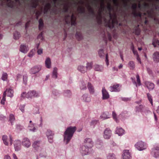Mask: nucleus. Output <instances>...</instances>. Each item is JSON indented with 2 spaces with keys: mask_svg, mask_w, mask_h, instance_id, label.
I'll list each match as a JSON object with an SVG mask.
<instances>
[{
  "mask_svg": "<svg viewBox=\"0 0 159 159\" xmlns=\"http://www.w3.org/2000/svg\"><path fill=\"white\" fill-rule=\"evenodd\" d=\"M87 87L90 93L93 94L94 92V89L92 84L88 82Z\"/></svg>",
  "mask_w": 159,
  "mask_h": 159,
  "instance_id": "5701e85b",
  "label": "nucleus"
},
{
  "mask_svg": "<svg viewBox=\"0 0 159 159\" xmlns=\"http://www.w3.org/2000/svg\"><path fill=\"white\" fill-rule=\"evenodd\" d=\"M50 7L51 4L48 2L44 6V10L45 11V12H47Z\"/></svg>",
  "mask_w": 159,
  "mask_h": 159,
  "instance_id": "473e14b6",
  "label": "nucleus"
},
{
  "mask_svg": "<svg viewBox=\"0 0 159 159\" xmlns=\"http://www.w3.org/2000/svg\"><path fill=\"white\" fill-rule=\"evenodd\" d=\"M15 117L12 114H10L9 116V120L10 121L11 125H12V122L15 120Z\"/></svg>",
  "mask_w": 159,
  "mask_h": 159,
  "instance_id": "4c0bfd02",
  "label": "nucleus"
},
{
  "mask_svg": "<svg viewBox=\"0 0 159 159\" xmlns=\"http://www.w3.org/2000/svg\"><path fill=\"white\" fill-rule=\"evenodd\" d=\"M109 16H110V19L111 20V21H112V24H113L114 23V20H112V17H111V14L110 13L109 14Z\"/></svg>",
  "mask_w": 159,
  "mask_h": 159,
  "instance_id": "e2e57ef3",
  "label": "nucleus"
},
{
  "mask_svg": "<svg viewBox=\"0 0 159 159\" xmlns=\"http://www.w3.org/2000/svg\"><path fill=\"white\" fill-rule=\"evenodd\" d=\"M93 63L92 62L87 63L86 64V70H90L92 68Z\"/></svg>",
  "mask_w": 159,
  "mask_h": 159,
  "instance_id": "72a5a7b5",
  "label": "nucleus"
},
{
  "mask_svg": "<svg viewBox=\"0 0 159 159\" xmlns=\"http://www.w3.org/2000/svg\"><path fill=\"white\" fill-rule=\"evenodd\" d=\"M137 61H138V62H139V63L140 64H141V61L140 59V58L139 57V56L138 55H137Z\"/></svg>",
  "mask_w": 159,
  "mask_h": 159,
  "instance_id": "4d7b16f0",
  "label": "nucleus"
},
{
  "mask_svg": "<svg viewBox=\"0 0 159 159\" xmlns=\"http://www.w3.org/2000/svg\"><path fill=\"white\" fill-rule=\"evenodd\" d=\"M156 111L157 113L159 115V106L157 107Z\"/></svg>",
  "mask_w": 159,
  "mask_h": 159,
  "instance_id": "774afa93",
  "label": "nucleus"
},
{
  "mask_svg": "<svg viewBox=\"0 0 159 159\" xmlns=\"http://www.w3.org/2000/svg\"><path fill=\"white\" fill-rule=\"evenodd\" d=\"M28 129L30 131L34 132L36 131L37 129L35 127L34 123L30 124L28 126Z\"/></svg>",
  "mask_w": 159,
  "mask_h": 159,
  "instance_id": "412c9836",
  "label": "nucleus"
},
{
  "mask_svg": "<svg viewBox=\"0 0 159 159\" xmlns=\"http://www.w3.org/2000/svg\"><path fill=\"white\" fill-rule=\"evenodd\" d=\"M123 159H131V157L130 153L128 150H125L122 154Z\"/></svg>",
  "mask_w": 159,
  "mask_h": 159,
  "instance_id": "9b49d317",
  "label": "nucleus"
},
{
  "mask_svg": "<svg viewBox=\"0 0 159 159\" xmlns=\"http://www.w3.org/2000/svg\"><path fill=\"white\" fill-rule=\"evenodd\" d=\"M96 146L97 148L99 149L101 148L103 146V143L100 140H98L96 142Z\"/></svg>",
  "mask_w": 159,
  "mask_h": 159,
  "instance_id": "c756f323",
  "label": "nucleus"
},
{
  "mask_svg": "<svg viewBox=\"0 0 159 159\" xmlns=\"http://www.w3.org/2000/svg\"><path fill=\"white\" fill-rule=\"evenodd\" d=\"M84 145L92 148L93 146V143L92 139L89 138H86L84 140Z\"/></svg>",
  "mask_w": 159,
  "mask_h": 159,
  "instance_id": "0eeeda50",
  "label": "nucleus"
},
{
  "mask_svg": "<svg viewBox=\"0 0 159 159\" xmlns=\"http://www.w3.org/2000/svg\"><path fill=\"white\" fill-rule=\"evenodd\" d=\"M100 118L103 120H105L110 118V115L109 113L105 112L103 113L100 116Z\"/></svg>",
  "mask_w": 159,
  "mask_h": 159,
  "instance_id": "b1692460",
  "label": "nucleus"
},
{
  "mask_svg": "<svg viewBox=\"0 0 159 159\" xmlns=\"http://www.w3.org/2000/svg\"><path fill=\"white\" fill-rule=\"evenodd\" d=\"M4 159H11V158L9 156L6 155L4 156Z\"/></svg>",
  "mask_w": 159,
  "mask_h": 159,
  "instance_id": "13d9d810",
  "label": "nucleus"
},
{
  "mask_svg": "<svg viewBox=\"0 0 159 159\" xmlns=\"http://www.w3.org/2000/svg\"><path fill=\"white\" fill-rule=\"evenodd\" d=\"M68 17L69 18V20H68V17H66L65 18V21L66 22V23L67 24H68L70 23V21H71V24L72 25H75V21H74L73 19L74 17V16L73 14H72L71 17H70L69 16H68Z\"/></svg>",
  "mask_w": 159,
  "mask_h": 159,
  "instance_id": "2eb2a0df",
  "label": "nucleus"
},
{
  "mask_svg": "<svg viewBox=\"0 0 159 159\" xmlns=\"http://www.w3.org/2000/svg\"><path fill=\"white\" fill-rule=\"evenodd\" d=\"M43 26V20L42 19H40L39 20V29L41 30H42Z\"/></svg>",
  "mask_w": 159,
  "mask_h": 159,
  "instance_id": "f704fd0d",
  "label": "nucleus"
},
{
  "mask_svg": "<svg viewBox=\"0 0 159 159\" xmlns=\"http://www.w3.org/2000/svg\"><path fill=\"white\" fill-rule=\"evenodd\" d=\"M91 148L85 145L82 146L80 148V152L83 156L88 154L91 150Z\"/></svg>",
  "mask_w": 159,
  "mask_h": 159,
  "instance_id": "20e7f679",
  "label": "nucleus"
},
{
  "mask_svg": "<svg viewBox=\"0 0 159 159\" xmlns=\"http://www.w3.org/2000/svg\"><path fill=\"white\" fill-rule=\"evenodd\" d=\"M78 70L82 73H84L86 71V67L80 65L78 66Z\"/></svg>",
  "mask_w": 159,
  "mask_h": 159,
  "instance_id": "a878e982",
  "label": "nucleus"
},
{
  "mask_svg": "<svg viewBox=\"0 0 159 159\" xmlns=\"http://www.w3.org/2000/svg\"><path fill=\"white\" fill-rule=\"evenodd\" d=\"M147 96L148 98V99L150 102V103L152 105L153 102H152V97L151 95L148 93H147Z\"/></svg>",
  "mask_w": 159,
  "mask_h": 159,
  "instance_id": "a19ab883",
  "label": "nucleus"
},
{
  "mask_svg": "<svg viewBox=\"0 0 159 159\" xmlns=\"http://www.w3.org/2000/svg\"><path fill=\"white\" fill-rule=\"evenodd\" d=\"M12 156L13 159H18L17 156L15 153H13L12 154Z\"/></svg>",
  "mask_w": 159,
  "mask_h": 159,
  "instance_id": "052dcab7",
  "label": "nucleus"
},
{
  "mask_svg": "<svg viewBox=\"0 0 159 159\" xmlns=\"http://www.w3.org/2000/svg\"><path fill=\"white\" fill-rule=\"evenodd\" d=\"M145 85L149 90H153L155 87V85L153 83L148 81L145 82Z\"/></svg>",
  "mask_w": 159,
  "mask_h": 159,
  "instance_id": "6ab92c4d",
  "label": "nucleus"
},
{
  "mask_svg": "<svg viewBox=\"0 0 159 159\" xmlns=\"http://www.w3.org/2000/svg\"><path fill=\"white\" fill-rule=\"evenodd\" d=\"M116 144L113 141H110V146L111 147H112L116 146Z\"/></svg>",
  "mask_w": 159,
  "mask_h": 159,
  "instance_id": "3c124183",
  "label": "nucleus"
},
{
  "mask_svg": "<svg viewBox=\"0 0 159 159\" xmlns=\"http://www.w3.org/2000/svg\"><path fill=\"white\" fill-rule=\"evenodd\" d=\"M29 49L28 47L24 44L20 45V51L23 53H25L27 52Z\"/></svg>",
  "mask_w": 159,
  "mask_h": 159,
  "instance_id": "f3484780",
  "label": "nucleus"
},
{
  "mask_svg": "<svg viewBox=\"0 0 159 159\" xmlns=\"http://www.w3.org/2000/svg\"><path fill=\"white\" fill-rule=\"evenodd\" d=\"M14 146L15 150L18 151L21 148V143L19 140H16L14 141Z\"/></svg>",
  "mask_w": 159,
  "mask_h": 159,
  "instance_id": "f8f14e48",
  "label": "nucleus"
},
{
  "mask_svg": "<svg viewBox=\"0 0 159 159\" xmlns=\"http://www.w3.org/2000/svg\"><path fill=\"white\" fill-rule=\"evenodd\" d=\"M112 70L113 71H118V70L117 68L115 67H114L112 68Z\"/></svg>",
  "mask_w": 159,
  "mask_h": 159,
  "instance_id": "bf43d9fd",
  "label": "nucleus"
},
{
  "mask_svg": "<svg viewBox=\"0 0 159 159\" xmlns=\"http://www.w3.org/2000/svg\"><path fill=\"white\" fill-rule=\"evenodd\" d=\"M46 136L48 139L49 142L50 143H52L53 142V139L54 134L50 130H48L46 133Z\"/></svg>",
  "mask_w": 159,
  "mask_h": 159,
  "instance_id": "6e6552de",
  "label": "nucleus"
},
{
  "mask_svg": "<svg viewBox=\"0 0 159 159\" xmlns=\"http://www.w3.org/2000/svg\"><path fill=\"white\" fill-rule=\"evenodd\" d=\"M2 140L4 144L6 146L8 145V137L7 135H3L2 137Z\"/></svg>",
  "mask_w": 159,
  "mask_h": 159,
  "instance_id": "7c9ffc66",
  "label": "nucleus"
},
{
  "mask_svg": "<svg viewBox=\"0 0 159 159\" xmlns=\"http://www.w3.org/2000/svg\"><path fill=\"white\" fill-rule=\"evenodd\" d=\"M22 143L24 146L27 148H29L31 144L29 139L27 138H25L23 139Z\"/></svg>",
  "mask_w": 159,
  "mask_h": 159,
  "instance_id": "9d476101",
  "label": "nucleus"
},
{
  "mask_svg": "<svg viewBox=\"0 0 159 159\" xmlns=\"http://www.w3.org/2000/svg\"><path fill=\"white\" fill-rule=\"evenodd\" d=\"M37 53L39 55H40L43 53V49L41 48L39 49L37 51Z\"/></svg>",
  "mask_w": 159,
  "mask_h": 159,
  "instance_id": "603ef678",
  "label": "nucleus"
},
{
  "mask_svg": "<svg viewBox=\"0 0 159 159\" xmlns=\"http://www.w3.org/2000/svg\"><path fill=\"white\" fill-rule=\"evenodd\" d=\"M102 92L103 99H106L109 98V95L104 88H102Z\"/></svg>",
  "mask_w": 159,
  "mask_h": 159,
  "instance_id": "dca6fc26",
  "label": "nucleus"
},
{
  "mask_svg": "<svg viewBox=\"0 0 159 159\" xmlns=\"http://www.w3.org/2000/svg\"><path fill=\"white\" fill-rule=\"evenodd\" d=\"M112 134L111 131L108 129H106L105 130L103 136L105 139H109Z\"/></svg>",
  "mask_w": 159,
  "mask_h": 159,
  "instance_id": "423d86ee",
  "label": "nucleus"
},
{
  "mask_svg": "<svg viewBox=\"0 0 159 159\" xmlns=\"http://www.w3.org/2000/svg\"><path fill=\"white\" fill-rule=\"evenodd\" d=\"M119 87V84L114 85L113 86H111L110 87V90L111 92L119 91L120 89Z\"/></svg>",
  "mask_w": 159,
  "mask_h": 159,
  "instance_id": "aec40b11",
  "label": "nucleus"
},
{
  "mask_svg": "<svg viewBox=\"0 0 159 159\" xmlns=\"http://www.w3.org/2000/svg\"><path fill=\"white\" fill-rule=\"evenodd\" d=\"M35 50H31L28 54V56L30 57H32L34 55Z\"/></svg>",
  "mask_w": 159,
  "mask_h": 159,
  "instance_id": "79ce46f5",
  "label": "nucleus"
},
{
  "mask_svg": "<svg viewBox=\"0 0 159 159\" xmlns=\"http://www.w3.org/2000/svg\"><path fill=\"white\" fill-rule=\"evenodd\" d=\"M116 133L119 136H121L124 133V130L121 128H117Z\"/></svg>",
  "mask_w": 159,
  "mask_h": 159,
  "instance_id": "bb28decb",
  "label": "nucleus"
},
{
  "mask_svg": "<svg viewBox=\"0 0 159 159\" xmlns=\"http://www.w3.org/2000/svg\"><path fill=\"white\" fill-rule=\"evenodd\" d=\"M9 140L10 141V145H11L12 144L13 140L11 135H9Z\"/></svg>",
  "mask_w": 159,
  "mask_h": 159,
  "instance_id": "6e6d98bb",
  "label": "nucleus"
},
{
  "mask_svg": "<svg viewBox=\"0 0 159 159\" xmlns=\"http://www.w3.org/2000/svg\"><path fill=\"white\" fill-rule=\"evenodd\" d=\"M137 78V81L139 86L141 85L140 80L139 79V77L138 75H137L136 76Z\"/></svg>",
  "mask_w": 159,
  "mask_h": 159,
  "instance_id": "de8ad7c7",
  "label": "nucleus"
},
{
  "mask_svg": "<svg viewBox=\"0 0 159 159\" xmlns=\"http://www.w3.org/2000/svg\"><path fill=\"white\" fill-rule=\"evenodd\" d=\"M6 94L5 93V92H4L3 94V97L1 101V103L2 104L4 105L5 104V102L6 101Z\"/></svg>",
  "mask_w": 159,
  "mask_h": 159,
  "instance_id": "ea45409f",
  "label": "nucleus"
},
{
  "mask_svg": "<svg viewBox=\"0 0 159 159\" xmlns=\"http://www.w3.org/2000/svg\"><path fill=\"white\" fill-rule=\"evenodd\" d=\"M8 75L5 72H3L2 74V79L4 81H6L7 79Z\"/></svg>",
  "mask_w": 159,
  "mask_h": 159,
  "instance_id": "c9c22d12",
  "label": "nucleus"
},
{
  "mask_svg": "<svg viewBox=\"0 0 159 159\" xmlns=\"http://www.w3.org/2000/svg\"><path fill=\"white\" fill-rule=\"evenodd\" d=\"M135 146L136 148L140 151L145 150L147 147L146 143L142 141H140L137 143Z\"/></svg>",
  "mask_w": 159,
  "mask_h": 159,
  "instance_id": "7ed1b4c3",
  "label": "nucleus"
},
{
  "mask_svg": "<svg viewBox=\"0 0 159 159\" xmlns=\"http://www.w3.org/2000/svg\"><path fill=\"white\" fill-rule=\"evenodd\" d=\"M38 38L39 39H40V40H42V33H41L38 36Z\"/></svg>",
  "mask_w": 159,
  "mask_h": 159,
  "instance_id": "5fc2aeb1",
  "label": "nucleus"
},
{
  "mask_svg": "<svg viewBox=\"0 0 159 159\" xmlns=\"http://www.w3.org/2000/svg\"><path fill=\"white\" fill-rule=\"evenodd\" d=\"M71 95V93L70 90H66L64 92V95L65 96L69 97Z\"/></svg>",
  "mask_w": 159,
  "mask_h": 159,
  "instance_id": "37998d69",
  "label": "nucleus"
},
{
  "mask_svg": "<svg viewBox=\"0 0 159 159\" xmlns=\"http://www.w3.org/2000/svg\"><path fill=\"white\" fill-rule=\"evenodd\" d=\"M45 64L46 67L47 68L50 69L51 68V62L49 57L46 58L45 61Z\"/></svg>",
  "mask_w": 159,
  "mask_h": 159,
  "instance_id": "4be33fe9",
  "label": "nucleus"
},
{
  "mask_svg": "<svg viewBox=\"0 0 159 159\" xmlns=\"http://www.w3.org/2000/svg\"><path fill=\"white\" fill-rule=\"evenodd\" d=\"M40 145V142L39 141H36L34 143L32 146L33 148H37Z\"/></svg>",
  "mask_w": 159,
  "mask_h": 159,
  "instance_id": "e433bc0d",
  "label": "nucleus"
},
{
  "mask_svg": "<svg viewBox=\"0 0 159 159\" xmlns=\"http://www.w3.org/2000/svg\"><path fill=\"white\" fill-rule=\"evenodd\" d=\"M41 66L40 65L35 66L32 67L30 70L31 73L35 74L39 72L41 69Z\"/></svg>",
  "mask_w": 159,
  "mask_h": 159,
  "instance_id": "1a4fd4ad",
  "label": "nucleus"
},
{
  "mask_svg": "<svg viewBox=\"0 0 159 159\" xmlns=\"http://www.w3.org/2000/svg\"><path fill=\"white\" fill-rule=\"evenodd\" d=\"M39 96V94L34 90H30L27 93L25 92H23L21 95L22 98L26 97L30 99L38 97Z\"/></svg>",
  "mask_w": 159,
  "mask_h": 159,
  "instance_id": "f03ea898",
  "label": "nucleus"
},
{
  "mask_svg": "<svg viewBox=\"0 0 159 159\" xmlns=\"http://www.w3.org/2000/svg\"><path fill=\"white\" fill-rule=\"evenodd\" d=\"M152 155L155 158L159 156V147L156 146L152 149Z\"/></svg>",
  "mask_w": 159,
  "mask_h": 159,
  "instance_id": "39448f33",
  "label": "nucleus"
},
{
  "mask_svg": "<svg viewBox=\"0 0 159 159\" xmlns=\"http://www.w3.org/2000/svg\"><path fill=\"white\" fill-rule=\"evenodd\" d=\"M128 65L130 69H133L135 67L134 63L133 61H130L128 63Z\"/></svg>",
  "mask_w": 159,
  "mask_h": 159,
  "instance_id": "58836bf2",
  "label": "nucleus"
},
{
  "mask_svg": "<svg viewBox=\"0 0 159 159\" xmlns=\"http://www.w3.org/2000/svg\"><path fill=\"white\" fill-rule=\"evenodd\" d=\"M86 82L84 81H81L80 84V88L81 90H85L86 89Z\"/></svg>",
  "mask_w": 159,
  "mask_h": 159,
  "instance_id": "cd10ccee",
  "label": "nucleus"
},
{
  "mask_svg": "<svg viewBox=\"0 0 159 159\" xmlns=\"http://www.w3.org/2000/svg\"><path fill=\"white\" fill-rule=\"evenodd\" d=\"M105 61L106 62V64L107 66H108L109 64V62H108V55L107 54L106 56V60Z\"/></svg>",
  "mask_w": 159,
  "mask_h": 159,
  "instance_id": "8fccbe9b",
  "label": "nucleus"
},
{
  "mask_svg": "<svg viewBox=\"0 0 159 159\" xmlns=\"http://www.w3.org/2000/svg\"><path fill=\"white\" fill-rule=\"evenodd\" d=\"M132 8L134 10H136L137 8V5L135 3L133 4L132 5Z\"/></svg>",
  "mask_w": 159,
  "mask_h": 159,
  "instance_id": "864d4df0",
  "label": "nucleus"
},
{
  "mask_svg": "<svg viewBox=\"0 0 159 159\" xmlns=\"http://www.w3.org/2000/svg\"><path fill=\"white\" fill-rule=\"evenodd\" d=\"M58 69L56 67H54L53 68V71L52 72V78L56 79L57 77V71Z\"/></svg>",
  "mask_w": 159,
  "mask_h": 159,
  "instance_id": "c85d7f7f",
  "label": "nucleus"
},
{
  "mask_svg": "<svg viewBox=\"0 0 159 159\" xmlns=\"http://www.w3.org/2000/svg\"><path fill=\"white\" fill-rule=\"evenodd\" d=\"M27 80V77L26 76H24L23 77V83L25 84H26Z\"/></svg>",
  "mask_w": 159,
  "mask_h": 159,
  "instance_id": "09e8293b",
  "label": "nucleus"
},
{
  "mask_svg": "<svg viewBox=\"0 0 159 159\" xmlns=\"http://www.w3.org/2000/svg\"><path fill=\"white\" fill-rule=\"evenodd\" d=\"M4 92H5V93L7 94L8 97L11 98L13 96V91L10 89H7Z\"/></svg>",
  "mask_w": 159,
  "mask_h": 159,
  "instance_id": "393cba45",
  "label": "nucleus"
},
{
  "mask_svg": "<svg viewBox=\"0 0 159 159\" xmlns=\"http://www.w3.org/2000/svg\"><path fill=\"white\" fill-rule=\"evenodd\" d=\"M81 100L84 102H89L91 101V98L87 94L83 95L81 98Z\"/></svg>",
  "mask_w": 159,
  "mask_h": 159,
  "instance_id": "4468645a",
  "label": "nucleus"
},
{
  "mask_svg": "<svg viewBox=\"0 0 159 159\" xmlns=\"http://www.w3.org/2000/svg\"><path fill=\"white\" fill-rule=\"evenodd\" d=\"M76 129V127L71 126L66 129L64 133V141L66 144H67L70 141Z\"/></svg>",
  "mask_w": 159,
  "mask_h": 159,
  "instance_id": "f257e3e1",
  "label": "nucleus"
},
{
  "mask_svg": "<svg viewBox=\"0 0 159 159\" xmlns=\"http://www.w3.org/2000/svg\"><path fill=\"white\" fill-rule=\"evenodd\" d=\"M112 115L113 119H114L116 122H117L118 120L116 118V115L114 111L112 112Z\"/></svg>",
  "mask_w": 159,
  "mask_h": 159,
  "instance_id": "a18cd8bd",
  "label": "nucleus"
},
{
  "mask_svg": "<svg viewBox=\"0 0 159 159\" xmlns=\"http://www.w3.org/2000/svg\"><path fill=\"white\" fill-rule=\"evenodd\" d=\"M64 8L65 10V11L66 12H67L68 11V8L66 6H65L64 7Z\"/></svg>",
  "mask_w": 159,
  "mask_h": 159,
  "instance_id": "0e129e2a",
  "label": "nucleus"
},
{
  "mask_svg": "<svg viewBox=\"0 0 159 159\" xmlns=\"http://www.w3.org/2000/svg\"><path fill=\"white\" fill-rule=\"evenodd\" d=\"M94 69L96 71L102 72L104 70V67L102 65L95 64L94 66Z\"/></svg>",
  "mask_w": 159,
  "mask_h": 159,
  "instance_id": "ddd939ff",
  "label": "nucleus"
},
{
  "mask_svg": "<svg viewBox=\"0 0 159 159\" xmlns=\"http://www.w3.org/2000/svg\"><path fill=\"white\" fill-rule=\"evenodd\" d=\"M107 159H117L115 155L113 153H108L107 156Z\"/></svg>",
  "mask_w": 159,
  "mask_h": 159,
  "instance_id": "2f4dec72",
  "label": "nucleus"
},
{
  "mask_svg": "<svg viewBox=\"0 0 159 159\" xmlns=\"http://www.w3.org/2000/svg\"><path fill=\"white\" fill-rule=\"evenodd\" d=\"M107 8L109 10H110L111 9V5L109 4L108 5Z\"/></svg>",
  "mask_w": 159,
  "mask_h": 159,
  "instance_id": "338daca9",
  "label": "nucleus"
},
{
  "mask_svg": "<svg viewBox=\"0 0 159 159\" xmlns=\"http://www.w3.org/2000/svg\"><path fill=\"white\" fill-rule=\"evenodd\" d=\"M153 61L156 62H159V52H156L153 53L152 55Z\"/></svg>",
  "mask_w": 159,
  "mask_h": 159,
  "instance_id": "a211bd4d",
  "label": "nucleus"
},
{
  "mask_svg": "<svg viewBox=\"0 0 159 159\" xmlns=\"http://www.w3.org/2000/svg\"><path fill=\"white\" fill-rule=\"evenodd\" d=\"M132 51L134 54L136 55L137 56V55H138L137 52L136 51H134V48L132 49Z\"/></svg>",
  "mask_w": 159,
  "mask_h": 159,
  "instance_id": "680f3d73",
  "label": "nucleus"
},
{
  "mask_svg": "<svg viewBox=\"0 0 159 159\" xmlns=\"http://www.w3.org/2000/svg\"><path fill=\"white\" fill-rule=\"evenodd\" d=\"M123 67V65L120 64L119 66H118V68L120 69L121 68Z\"/></svg>",
  "mask_w": 159,
  "mask_h": 159,
  "instance_id": "69168bd1",
  "label": "nucleus"
},
{
  "mask_svg": "<svg viewBox=\"0 0 159 159\" xmlns=\"http://www.w3.org/2000/svg\"><path fill=\"white\" fill-rule=\"evenodd\" d=\"M19 33L18 32H16L14 33V36L15 39H19L20 37Z\"/></svg>",
  "mask_w": 159,
  "mask_h": 159,
  "instance_id": "c03bdc74",
  "label": "nucleus"
},
{
  "mask_svg": "<svg viewBox=\"0 0 159 159\" xmlns=\"http://www.w3.org/2000/svg\"><path fill=\"white\" fill-rule=\"evenodd\" d=\"M98 54L100 57H101L103 56L104 51L102 49H100L98 51Z\"/></svg>",
  "mask_w": 159,
  "mask_h": 159,
  "instance_id": "49530a36",
  "label": "nucleus"
}]
</instances>
